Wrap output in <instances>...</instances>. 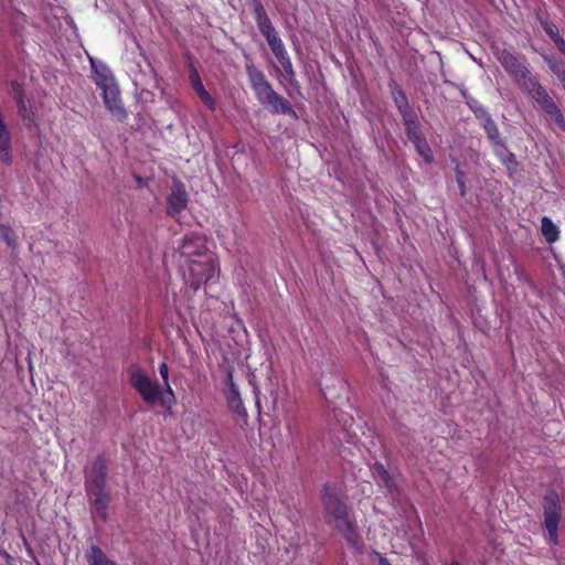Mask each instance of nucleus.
I'll list each match as a JSON object with an SVG mask.
<instances>
[{"mask_svg":"<svg viewBox=\"0 0 565 565\" xmlns=\"http://www.w3.org/2000/svg\"><path fill=\"white\" fill-rule=\"evenodd\" d=\"M321 503L324 522L338 531L349 546L361 553L364 548L362 536L358 531L350 508L342 497L341 489L335 483L327 482L323 484Z\"/></svg>","mask_w":565,"mask_h":565,"instance_id":"obj_1","label":"nucleus"},{"mask_svg":"<svg viewBox=\"0 0 565 565\" xmlns=\"http://www.w3.org/2000/svg\"><path fill=\"white\" fill-rule=\"evenodd\" d=\"M107 460L105 456L98 455L92 466L85 470L84 488L86 495L94 507L96 514L103 522L108 519V508L111 500L107 488Z\"/></svg>","mask_w":565,"mask_h":565,"instance_id":"obj_2","label":"nucleus"},{"mask_svg":"<svg viewBox=\"0 0 565 565\" xmlns=\"http://www.w3.org/2000/svg\"><path fill=\"white\" fill-rule=\"evenodd\" d=\"M93 81L96 86L102 90V97L107 110L116 120L124 122L128 118L118 84L111 70L104 63H97L90 58Z\"/></svg>","mask_w":565,"mask_h":565,"instance_id":"obj_3","label":"nucleus"},{"mask_svg":"<svg viewBox=\"0 0 565 565\" xmlns=\"http://www.w3.org/2000/svg\"><path fill=\"white\" fill-rule=\"evenodd\" d=\"M129 382L147 404L159 402L162 407L170 409L175 403L174 392L169 382H164V392H162L160 385L152 382L139 366L130 367Z\"/></svg>","mask_w":565,"mask_h":565,"instance_id":"obj_4","label":"nucleus"},{"mask_svg":"<svg viewBox=\"0 0 565 565\" xmlns=\"http://www.w3.org/2000/svg\"><path fill=\"white\" fill-rule=\"evenodd\" d=\"M493 54L519 88L536 75L532 73L526 56L512 49L494 46Z\"/></svg>","mask_w":565,"mask_h":565,"instance_id":"obj_5","label":"nucleus"},{"mask_svg":"<svg viewBox=\"0 0 565 565\" xmlns=\"http://www.w3.org/2000/svg\"><path fill=\"white\" fill-rule=\"evenodd\" d=\"M520 89L530 96L559 129L565 130L563 111L550 96L547 89L540 83L537 75L533 76Z\"/></svg>","mask_w":565,"mask_h":565,"instance_id":"obj_6","label":"nucleus"},{"mask_svg":"<svg viewBox=\"0 0 565 565\" xmlns=\"http://www.w3.org/2000/svg\"><path fill=\"white\" fill-rule=\"evenodd\" d=\"M254 19L258 26L260 34L266 39L275 57L280 60L288 54L282 40L273 25L263 3L260 0H252Z\"/></svg>","mask_w":565,"mask_h":565,"instance_id":"obj_7","label":"nucleus"},{"mask_svg":"<svg viewBox=\"0 0 565 565\" xmlns=\"http://www.w3.org/2000/svg\"><path fill=\"white\" fill-rule=\"evenodd\" d=\"M544 526L548 533V542L552 545L558 544V526L562 520V505L558 493L550 489L543 497Z\"/></svg>","mask_w":565,"mask_h":565,"instance_id":"obj_8","label":"nucleus"},{"mask_svg":"<svg viewBox=\"0 0 565 565\" xmlns=\"http://www.w3.org/2000/svg\"><path fill=\"white\" fill-rule=\"evenodd\" d=\"M217 269L218 264L212 256L205 257L204 260H190L186 282L193 291H198L203 284L214 277Z\"/></svg>","mask_w":565,"mask_h":565,"instance_id":"obj_9","label":"nucleus"},{"mask_svg":"<svg viewBox=\"0 0 565 565\" xmlns=\"http://www.w3.org/2000/svg\"><path fill=\"white\" fill-rule=\"evenodd\" d=\"M245 71L255 97L263 105L276 90L273 88V85L267 79L265 73L253 62H247L245 64Z\"/></svg>","mask_w":565,"mask_h":565,"instance_id":"obj_10","label":"nucleus"},{"mask_svg":"<svg viewBox=\"0 0 565 565\" xmlns=\"http://www.w3.org/2000/svg\"><path fill=\"white\" fill-rule=\"evenodd\" d=\"M226 384L225 399L228 408L238 417L246 418L248 414L241 397L238 386L234 383L232 371L227 373Z\"/></svg>","mask_w":565,"mask_h":565,"instance_id":"obj_11","label":"nucleus"},{"mask_svg":"<svg viewBox=\"0 0 565 565\" xmlns=\"http://www.w3.org/2000/svg\"><path fill=\"white\" fill-rule=\"evenodd\" d=\"M475 115L480 120L481 126L483 127L494 150L497 148L504 149L505 143L503 142L498 126L491 118L490 114L484 108H479L475 110Z\"/></svg>","mask_w":565,"mask_h":565,"instance_id":"obj_12","label":"nucleus"},{"mask_svg":"<svg viewBox=\"0 0 565 565\" xmlns=\"http://www.w3.org/2000/svg\"><path fill=\"white\" fill-rule=\"evenodd\" d=\"M183 257L202 256L207 250L205 238L196 233L185 234L179 247Z\"/></svg>","mask_w":565,"mask_h":565,"instance_id":"obj_13","label":"nucleus"},{"mask_svg":"<svg viewBox=\"0 0 565 565\" xmlns=\"http://www.w3.org/2000/svg\"><path fill=\"white\" fill-rule=\"evenodd\" d=\"M189 195L183 184H177L172 188L171 193L167 198V214L171 217L178 216L186 209Z\"/></svg>","mask_w":565,"mask_h":565,"instance_id":"obj_14","label":"nucleus"},{"mask_svg":"<svg viewBox=\"0 0 565 565\" xmlns=\"http://www.w3.org/2000/svg\"><path fill=\"white\" fill-rule=\"evenodd\" d=\"M263 106L270 108L271 113L288 115L292 118H297V113L291 107L290 103L282 97L280 94L275 92Z\"/></svg>","mask_w":565,"mask_h":565,"instance_id":"obj_15","label":"nucleus"},{"mask_svg":"<svg viewBox=\"0 0 565 565\" xmlns=\"http://www.w3.org/2000/svg\"><path fill=\"white\" fill-rule=\"evenodd\" d=\"M18 108V114L21 117L23 124L31 128L36 124L38 114L36 110L30 106V102L26 98V95H22V97L19 95L17 99H14Z\"/></svg>","mask_w":565,"mask_h":565,"instance_id":"obj_16","label":"nucleus"},{"mask_svg":"<svg viewBox=\"0 0 565 565\" xmlns=\"http://www.w3.org/2000/svg\"><path fill=\"white\" fill-rule=\"evenodd\" d=\"M391 94H392V98L394 100V104H395L401 117H404V116L415 111L411 107L407 96L401 86H398L395 83L392 84L391 85Z\"/></svg>","mask_w":565,"mask_h":565,"instance_id":"obj_17","label":"nucleus"},{"mask_svg":"<svg viewBox=\"0 0 565 565\" xmlns=\"http://www.w3.org/2000/svg\"><path fill=\"white\" fill-rule=\"evenodd\" d=\"M405 127V132L409 141L417 140L424 137L422 132L420 122L416 111L402 117Z\"/></svg>","mask_w":565,"mask_h":565,"instance_id":"obj_18","label":"nucleus"},{"mask_svg":"<svg viewBox=\"0 0 565 565\" xmlns=\"http://www.w3.org/2000/svg\"><path fill=\"white\" fill-rule=\"evenodd\" d=\"M85 558L88 565H118L115 561L109 559L104 551L95 544L86 551Z\"/></svg>","mask_w":565,"mask_h":565,"instance_id":"obj_19","label":"nucleus"},{"mask_svg":"<svg viewBox=\"0 0 565 565\" xmlns=\"http://www.w3.org/2000/svg\"><path fill=\"white\" fill-rule=\"evenodd\" d=\"M494 152L502 162V164L505 166V168L508 169L509 175H512L514 172L518 171L519 162L516 161L514 153L509 151L505 145L504 149L497 148Z\"/></svg>","mask_w":565,"mask_h":565,"instance_id":"obj_20","label":"nucleus"},{"mask_svg":"<svg viewBox=\"0 0 565 565\" xmlns=\"http://www.w3.org/2000/svg\"><path fill=\"white\" fill-rule=\"evenodd\" d=\"M280 64L285 78L289 82V84L298 89L300 87L299 82L296 78V72L291 62L289 54L278 60Z\"/></svg>","mask_w":565,"mask_h":565,"instance_id":"obj_21","label":"nucleus"},{"mask_svg":"<svg viewBox=\"0 0 565 565\" xmlns=\"http://www.w3.org/2000/svg\"><path fill=\"white\" fill-rule=\"evenodd\" d=\"M0 239L12 250L19 248L18 236L10 224H0Z\"/></svg>","mask_w":565,"mask_h":565,"instance_id":"obj_22","label":"nucleus"},{"mask_svg":"<svg viewBox=\"0 0 565 565\" xmlns=\"http://www.w3.org/2000/svg\"><path fill=\"white\" fill-rule=\"evenodd\" d=\"M541 231L547 243H554L558 239L559 231L547 216H543L541 220Z\"/></svg>","mask_w":565,"mask_h":565,"instance_id":"obj_23","label":"nucleus"},{"mask_svg":"<svg viewBox=\"0 0 565 565\" xmlns=\"http://www.w3.org/2000/svg\"><path fill=\"white\" fill-rule=\"evenodd\" d=\"M412 142H413V145H414V147H415L416 152H417V153H418V154H419V156H420V157H422V158H423L427 163L433 162V160H434L433 151H431V149H430V147H429V145H428V142H427V140H426L425 136H424V137H422V138H419V139H417V140L412 141Z\"/></svg>","mask_w":565,"mask_h":565,"instance_id":"obj_24","label":"nucleus"},{"mask_svg":"<svg viewBox=\"0 0 565 565\" xmlns=\"http://www.w3.org/2000/svg\"><path fill=\"white\" fill-rule=\"evenodd\" d=\"M373 469H374V472L376 473V476L380 478V480L385 486V488L388 489L390 491H392L395 488V486H394V481H393L390 472L386 470V468L381 462H375Z\"/></svg>","mask_w":565,"mask_h":565,"instance_id":"obj_25","label":"nucleus"},{"mask_svg":"<svg viewBox=\"0 0 565 565\" xmlns=\"http://www.w3.org/2000/svg\"><path fill=\"white\" fill-rule=\"evenodd\" d=\"M541 28L544 30L546 35L553 41L561 35L558 26L551 21L548 18L537 17Z\"/></svg>","mask_w":565,"mask_h":565,"instance_id":"obj_26","label":"nucleus"},{"mask_svg":"<svg viewBox=\"0 0 565 565\" xmlns=\"http://www.w3.org/2000/svg\"><path fill=\"white\" fill-rule=\"evenodd\" d=\"M189 79L195 93L205 88L200 77V74L193 64L190 65Z\"/></svg>","mask_w":565,"mask_h":565,"instance_id":"obj_27","label":"nucleus"},{"mask_svg":"<svg viewBox=\"0 0 565 565\" xmlns=\"http://www.w3.org/2000/svg\"><path fill=\"white\" fill-rule=\"evenodd\" d=\"M196 95L209 110L214 111L216 109V100L205 88L198 92Z\"/></svg>","mask_w":565,"mask_h":565,"instance_id":"obj_28","label":"nucleus"},{"mask_svg":"<svg viewBox=\"0 0 565 565\" xmlns=\"http://www.w3.org/2000/svg\"><path fill=\"white\" fill-rule=\"evenodd\" d=\"M455 177H456V182L458 184V188H459V193H460V196H466L467 194V186H466V175H465V172L462 170H460L459 168H457L455 170Z\"/></svg>","mask_w":565,"mask_h":565,"instance_id":"obj_29","label":"nucleus"},{"mask_svg":"<svg viewBox=\"0 0 565 565\" xmlns=\"http://www.w3.org/2000/svg\"><path fill=\"white\" fill-rule=\"evenodd\" d=\"M286 428L288 430L289 436L292 438V440L300 439V428H299L298 420L296 418L292 420H289L286 424Z\"/></svg>","mask_w":565,"mask_h":565,"instance_id":"obj_30","label":"nucleus"},{"mask_svg":"<svg viewBox=\"0 0 565 565\" xmlns=\"http://www.w3.org/2000/svg\"><path fill=\"white\" fill-rule=\"evenodd\" d=\"M10 93H11L13 99H17L19 97V95L22 97V95L25 94L22 84H20L18 81H11Z\"/></svg>","mask_w":565,"mask_h":565,"instance_id":"obj_31","label":"nucleus"},{"mask_svg":"<svg viewBox=\"0 0 565 565\" xmlns=\"http://www.w3.org/2000/svg\"><path fill=\"white\" fill-rule=\"evenodd\" d=\"M11 148L12 145H8L7 149L0 148V160L6 164H10L12 161Z\"/></svg>","mask_w":565,"mask_h":565,"instance_id":"obj_32","label":"nucleus"},{"mask_svg":"<svg viewBox=\"0 0 565 565\" xmlns=\"http://www.w3.org/2000/svg\"><path fill=\"white\" fill-rule=\"evenodd\" d=\"M552 42L554 43V45L558 50V52L562 55H564V57H565V39L562 35H559L556 39H554Z\"/></svg>","mask_w":565,"mask_h":565,"instance_id":"obj_33","label":"nucleus"},{"mask_svg":"<svg viewBox=\"0 0 565 565\" xmlns=\"http://www.w3.org/2000/svg\"><path fill=\"white\" fill-rule=\"evenodd\" d=\"M159 373H160L163 382H169V367H168V364L166 362H162L159 365Z\"/></svg>","mask_w":565,"mask_h":565,"instance_id":"obj_34","label":"nucleus"},{"mask_svg":"<svg viewBox=\"0 0 565 565\" xmlns=\"http://www.w3.org/2000/svg\"><path fill=\"white\" fill-rule=\"evenodd\" d=\"M0 556H2L4 559H10L11 555L6 551L0 548Z\"/></svg>","mask_w":565,"mask_h":565,"instance_id":"obj_35","label":"nucleus"},{"mask_svg":"<svg viewBox=\"0 0 565 565\" xmlns=\"http://www.w3.org/2000/svg\"><path fill=\"white\" fill-rule=\"evenodd\" d=\"M380 565H392L391 562L386 557H381L379 561Z\"/></svg>","mask_w":565,"mask_h":565,"instance_id":"obj_36","label":"nucleus"},{"mask_svg":"<svg viewBox=\"0 0 565 565\" xmlns=\"http://www.w3.org/2000/svg\"><path fill=\"white\" fill-rule=\"evenodd\" d=\"M449 565H461L458 561H451Z\"/></svg>","mask_w":565,"mask_h":565,"instance_id":"obj_37","label":"nucleus"},{"mask_svg":"<svg viewBox=\"0 0 565 565\" xmlns=\"http://www.w3.org/2000/svg\"><path fill=\"white\" fill-rule=\"evenodd\" d=\"M29 369H30V371L32 372L33 366H32V363H31V362H29Z\"/></svg>","mask_w":565,"mask_h":565,"instance_id":"obj_38","label":"nucleus"}]
</instances>
